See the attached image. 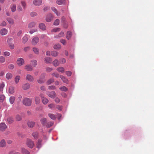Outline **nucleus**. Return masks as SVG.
I'll use <instances>...</instances> for the list:
<instances>
[{
    "label": "nucleus",
    "instance_id": "nucleus-1",
    "mask_svg": "<svg viewBox=\"0 0 154 154\" xmlns=\"http://www.w3.org/2000/svg\"><path fill=\"white\" fill-rule=\"evenodd\" d=\"M32 103V99L28 98H24L23 101V104L27 106H30Z\"/></svg>",
    "mask_w": 154,
    "mask_h": 154
},
{
    "label": "nucleus",
    "instance_id": "nucleus-2",
    "mask_svg": "<svg viewBox=\"0 0 154 154\" xmlns=\"http://www.w3.org/2000/svg\"><path fill=\"white\" fill-rule=\"evenodd\" d=\"M27 146L30 148H32L34 146V143L30 139H28L26 142Z\"/></svg>",
    "mask_w": 154,
    "mask_h": 154
},
{
    "label": "nucleus",
    "instance_id": "nucleus-3",
    "mask_svg": "<svg viewBox=\"0 0 154 154\" xmlns=\"http://www.w3.org/2000/svg\"><path fill=\"white\" fill-rule=\"evenodd\" d=\"M40 96L41 98L43 103L45 105L47 104L48 102V100L46 97H45L42 94H41Z\"/></svg>",
    "mask_w": 154,
    "mask_h": 154
},
{
    "label": "nucleus",
    "instance_id": "nucleus-4",
    "mask_svg": "<svg viewBox=\"0 0 154 154\" xmlns=\"http://www.w3.org/2000/svg\"><path fill=\"white\" fill-rule=\"evenodd\" d=\"M17 64L19 66H21L24 63V60L21 58H18L17 61Z\"/></svg>",
    "mask_w": 154,
    "mask_h": 154
},
{
    "label": "nucleus",
    "instance_id": "nucleus-5",
    "mask_svg": "<svg viewBox=\"0 0 154 154\" xmlns=\"http://www.w3.org/2000/svg\"><path fill=\"white\" fill-rule=\"evenodd\" d=\"M39 40V38L38 37H35L32 39V44L33 45H35L38 42Z\"/></svg>",
    "mask_w": 154,
    "mask_h": 154
},
{
    "label": "nucleus",
    "instance_id": "nucleus-6",
    "mask_svg": "<svg viewBox=\"0 0 154 154\" xmlns=\"http://www.w3.org/2000/svg\"><path fill=\"white\" fill-rule=\"evenodd\" d=\"M47 95L50 97L54 98L56 95L55 92L52 91L51 92H47Z\"/></svg>",
    "mask_w": 154,
    "mask_h": 154
},
{
    "label": "nucleus",
    "instance_id": "nucleus-7",
    "mask_svg": "<svg viewBox=\"0 0 154 154\" xmlns=\"http://www.w3.org/2000/svg\"><path fill=\"white\" fill-rule=\"evenodd\" d=\"M26 80L30 82H33L34 79L33 77L30 74H27L26 78Z\"/></svg>",
    "mask_w": 154,
    "mask_h": 154
},
{
    "label": "nucleus",
    "instance_id": "nucleus-8",
    "mask_svg": "<svg viewBox=\"0 0 154 154\" xmlns=\"http://www.w3.org/2000/svg\"><path fill=\"white\" fill-rule=\"evenodd\" d=\"M53 16L51 14H49L47 16L46 20L47 22H50L53 19Z\"/></svg>",
    "mask_w": 154,
    "mask_h": 154
},
{
    "label": "nucleus",
    "instance_id": "nucleus-9",
    "mask_svg": "<svg viewBox=\"0 0 154 154\" xmlns=\"http://www.w3.org/2000/svg\"><path fill=\"white\" fill-rule=\"evenodd\" d=\"M7 128V126L4 123H0V130L2 131H4Z\"/></svg>",
    "mask_w": 154,
    "mask_h": 154
},
{
    "label": "nucleus",
    "instance_id": "nucleus-10",
    "mask_svg": "<svg viewBox=\"0 0 154 154\" xmlns=\"http://www.w3.org/2000/svg\"><path fill=\"white\" fill-rule=\"evenodd\" d=\"M42 1V0H34L33 1V4L35 6H38L41 5Z\"/></svg>",
    "mask_w": 154,
    "mask_h": 154
},
{
    "label": "nucleus",
    "instance_id": "nucleus-11",
    "mask_svg": "<svg viewBox=\"0 0 154 154\" xmlns=\"http://www.w3.org/2000/svg\"><path fill=\"white\" fill-rule=\"evenodd\" d=\"M6 142L5 140L4 139H2L0 141V147H5L6 146Z\"/></svg>",
    "mask_w": 154,
    "mask_h": 154
},
{
    "label": "nucleus",
    "instance_id": "nucleus-12",
    "mask_svg": "<svg viewBox=\"0 0 154 154\" xmlns=\"http://www.w3.org/2000/svg\"><path fill=\"white\" fill-rule=\"evenodd\" d=\"M29 36L27 35H25L22 38V41L24 44L26 43L28 41Z\"/></svg>",
    "mask_w": 154,
    "mask_h": 154
},
{
    "label": "nucleus",
    "instance_id": "nucleus-13",
    "mask_svg": "<svg viewBox=\"0 0 154 154\" xmlns=\"http://www.w3.org/2000/svg\"><path fill=\"white\" fill-rule=\"evenodd\" d=\"M8 32V30L5 28L2 29L0 30V33L2 35H6Z\"/></svg>",
    "mask_w": 154,
    "mask_h": 154
},
{
    "label": "nucleus",
    "instance_id": "nucleus-14",
    "mask_svg": "<svg viewBox=\"0 0 154 154\" xmlns=\"http://www.w3.org/2000/svg\"><path fill=\"white\" fill-rule=\"evenodd\" d=\"M25 69L27 71H30L32 70L33 68L30 65H26L25 66Z\"/></svg>",
    "mask_w": 154,
    "mask_h": 154
},
{
    "label": "nucleus",
    "instance_id": "nucleus-15",
    "mask_svg": "<svg viewBox=\"0 0 154 154\" xmlns=\"http://www.w3.org/2000/svg\"><path fill=\"white\" fill-rule=\"evenodd\" d=\"M30 88V85L28 83H27L24 84L22 86V88L24 90H26L29 89Z\"/></svg>",
    "mask_w": 154,
    "mask_h": 154
},
{
    "label": "nucleus",
    "instance_id": "nucleus-16",
    "mask_svg": "<svg viewBox=\"0 0 154 154\" xmlns=\"http://www.w3.org/2000/svg\"><path fill=\"white\" fill-rule=\"evenodd\" d=\"M72 36V32L70 31H68L66 34V38L68 40Z\"/></svg>",
    "mask_w": 154,
    "mask_h": 154
},
{
    "label": "nucleus",
    "instance_id": "nucleus-17",
    "mask_svg": "<svg viewBox=\"0 0 154 154\" xmlns=\"http://www.w3.org/2000/svg\"><path fill=\"white\" fill-rule=\"evenodd\" d=\"M35 123L34 122L29 121L27 122V125L29 127L32 128L34 126Z\"/></svg>",
    "mask_w": 154,
    "mask_h": 154
},
{
    "label": "nucleus",
    "instance_id": "nucleus-18",
    "mask_svg": "<svg viewBox=\"0 0 154 154\" xmlns=\"http://www.w3.org/2000/svg\"><path fill=\"white\" fill-rule=\"evenodd\" d=\"M60 77L61 78L62 81L64 83L67 84L68 82V80L63 75H60Z\"/></svg>",
    "mask_w": 154,
    "mask_h": 154
},
{
    "label": "nucleus",
    "instance_id": "nucleus-19",
    "mask_svg": "<svg viewBox=\"0 0 154 154\" xmlns=\"http://www.w3.org/2000/svg\"><path fill=\"white\" fill-rule=\"evenodd\" d=\"M14 87L13 86H11L9 87L8 92L10 94H13L14 92Z\"/></svg>",
    "mask_w": 154,
    "mask_h": 154
},
{
    "label": "nucleus",
    "instance_id": "nucleus-20",
    "mask_svg": "<svg viewBox=\"0 0 154 154\" xmlns=\"http://www.w3.org/2000/svg\"><path fill=\"white\" fill-rule=\"evenodd\" d=\"M39 28L41 29L44 30L46 29V27L45 24L43 23H41L39 24Z\"/></svg>",
    "mask_w": 154,
    "mask_h": 154
},
{
    "label": "nucleus",
    "instance_id": "nucleus-21",
    "mask_svg": "<svg viewBox=\"0 0 154 154\" xmlns=\"http://www.w3.org/2000/svg\"><path fill=\"white\" fill-rule=\"evenodd\" d=\"M35 26V23L34 22H32L30 23L28 25V27L29 28L31 29L34 27Z\"/></svg>",
    "mask_w": 154,
    "mask_h": 154
},
{
    "label": "nucleus",
    "instance_id": "nucleus-22",
    "mask_svg": "<svg viewBox=\"0 0 154 154\" xmlns=\"http://www.w3.org/2000/svg\"><path fill=\"white\" fill-rule=\"evenodd\" d=\"M37 62L36 60H32L31 61V65L33 67H35L37 65Z\"/></svg>",
    "mask_w": 154,
    "mask_h": 154
},
{
    "label": "nucleus",
    "instance_id": "nucleus-23",
    "mask_svg": "<svg viewBox=\"0 0 154 154\" xmlns=\"http://www.w3.org/2000/svg\"><path fill=\"white\" fill-rule=\"evenodd\" d=\"M10 8L11 11L12 12H15L16 10V5L14 4L11 5L10 6Z\"/></svg>",
    "mask_w": 154,
    "mask_h": 154
},
{
    "label": "nucleus",
    "instance_id": "nucleus-24",
    "mask_svg": "<svg viewBox=\"0 0 154 154\" xmlns=\"http://www.w3.org/2000/svg\"><path fill=\"white\" fill-rule=\"evenodd\" d=\"M51 9L52 11H54L57 16H59L60 15V13L57 11L55 8L54 7H52Z\"/></svg>",
    "mask_w": 154,
    "mask_h": 154
},
{
    "label": "nucleus",
    "instance_id": "nucleus-25",
    "mask_svg": "<svg viewBox=\"0 0 154 154\" xmlns=\"http://www.w3.org/2000/svg\"><path fill=\"white\" fill-rule=\"evenodd\" d=\"M45 61L47 63H50L52 61V59L50 57H46L45 58Z\"/></svg>",
    "mask_w": 154,
    "mask_h": 154
},
{
    "label": "nucleus",
    "instance_id": "nucleus-26",
    "mask_svg": "<svg viewBox=\"0 0 154 154\" xmlns=\"http://www.w3.org/2000/svg\"><path fill=\"white\" fill-rule=\"evenodd\" d=\"M21 152L23 154H29V153L26 149L23 148H21Z\"/></svg>",
    "mask_w": 154,
    "mask_h": 154
},
{
    "label": "nucleus",
    "instance_id": "nucleus-27",
    "mask_svg": "<svg viewBox=\"0 0 154 154\" xmlns=\"http://www.w3.org/2000/svg\"><path fill=\"white\" fill-rule=\"evenodd\" d=\"M32 51L33 52L36 54H39V49L36 47H34L32 48Z\"/></svg>",
    "mask_w": 154,
    "mask_h": 154
},
{
    "label": "nucleus",
    "instance_id": "nucleus-28",
    "mask_svg": "<svg viewBox=\"0 0 154 154\" xmlns=\"http://www.w3.org/2000/svg\"><path fill=\"white\" fill-rule=\"evenodd\" d=\"M64 35V33L63 32H61L59 33L58 35H56L54 36L55 38H58L61 37Z\"/></svg>",
    "mask_w": 154,
    "mask_h": 154
},
{
    "label": "nucleus",
    "instance_id": "nucleus-29",
    "mask_svg": "<svg viewBox=\"0 0 154 154\" xmlns=\"http://www.w3.org/2000/svg\"><path fill=\"white\" fill-rule=\"evenodd\" d=\"M13 77L12 74L10 73H8L6 74V77L8 79H11Z\"/></svg>",
    "mask_w": 154,
    "mask_h": 154
},
{
    "label": "nucleus",
    "instance_id": "nucleus-30",
    "mask_svg": "<svg viewBox=\"0 0 154 154\" xmlns=\"http://www.w3.org/2000/svg\"><path fill=\"white\" fill-rule=\"evenodd\" d=\"M20 79V77L19 75H17L16 76L15 79H14V81L16 84H17L19 82V80Z\"/></svg>",
    "mask_w": 154,
    "mask_h": 154
},
{
    "label": "nucleus",
    "instance_id": "nucleus-31",
    "mask_svg": "<svg viewBox=\"0 0 154 154\" xmlns=\"http://www.w3.org/2000/svg\"><path fill=\"white\" fill-rule=\"evenodd\" d=\"M35 103L36 104H38L40 102L39 97H35Z\"/></svg>",
    "mask_w": 154,
    "mask_h": 154
},
{
    "label": "nucleus",
    "instance_id": "nucleus-32",
    "mask_svg": "<svg viewBox=\"0 0 154 154\" xmlns=\"http://www.w3.org/2000/svg\"><path fill=\"white\" fill-rule=\"evenodd\" d=\"M57 70L58 72L62 73L64 72L65 71L64 68L62 67H60L58 68Z\"/></svg>",
    "mask_w": 154,
    "mask_h": 154
},
{
    "label": "nucleus",
    "instance_id": "nucleus-33",
    "mask_svg": "<svg viewBox=\"0 0 154 154\" xmlns=\"http://www.w3.org/2000/svg\"><path fill=\"white\" fill-rule=\"evenodd\" d=\"M15 100V97L14 96H11L10 97L9 101L11 104H12L14 102Z\"/></svg>",
    "mask_w": 154,
    "mask_h": 154
},
{
    "label": "nucleus",
    "instance_id": "nucleus-34",
    "mask_svg": "<svg viewBox=\"0 0 154 154\" xmlns=\"http://www.w3.org/2000/svg\"><path fill=\"white\" fill-rule=\"evenodd\" d=\"M53 64L55 66H57L59 65V63L58 60L56 59L53 62Z\"/></svg>",
    "mask_w": 154,
    "mask_h": 154
},
{
    "label": "nucleus",
    "instance_id": "nucleus-35",
    "mask_svg": "<svg viewBox=\"0 0 154 154\" xmlns=\"http://www.w3.org/2000/svg\"><path fill=\"white\" fill-rule=\"evenodd\" d=\"M48 116L51 119L53 120H54L56 119V116L53 114H51L50 113L48 115Z\"/></svg>",
    "mask_w": 154,
    "mask_h": 154
},
{
    "label": "nucleus",
    "instance_id": "nucleus-36",
    "mask_svg": "<svg viewBox=\"0 0 154 154\" xmlns=\"http://www.w3.org/2000/svg\"><path fill=\"white\" fill-rule=\"evenodd\" d=\"M41 122L42 124L43 125H45L46 124L47 122L46 119L45 118H42L41 120Z\"/></svg>",
    "mask_w": 154,
    "mask_h": 154
},
{
    "label": "nucleus",
    "instance_id": "nucleus-37",
    "mask_svg": "<svg viewBox=\"0 0 154 154\" xmlns=\"http://www.w3.org/2000/svg\"><path fill=\"white\" fill-rule=\"evenodd\" d=\"M42 140L41 139H39L38 140V142L37 144V148H40L41 146V142Z\"/></svg>",
    "mask_w": 154,
    "mask_h": 154
},
{
    "label": "nucleus",
    "instance_id": "nucleus-38",
    "mask_svg": "<svg viewBox=\"0 0 154 154\" xmlns=\"http://www.w3.org/2000/svg\"><path fill=\"white\" fill-rule=\"evenodd\" d=\"M61 47V46L60 44H56L54 46V48L55 49H60Z\"/></svg>",
    "mask_w": 154,
    "mask_h": 154
},
{
    "label": "nucleus",
    "instance_id": "nucleus-39",
    "mask_svg": "<svg viewBox=\"0 0 154 154\" xmlns=\"http://www.w3.org/2000/svg\"><path fill=\"white\" fill-rule=\"evenodd\" d=\"M54 80L53 78H51L50 79H49L47 82V84L48 85H50L51 83L54 82Z\"/></svg>",
    "mask_w": 154,
    "mask_h": 154
},
{
    "label": "nucleus",
    "instance_id": "nucleus-40",
    "mask_svg": "<svg viewBox=\"0 0 154 154\" xmlns=\"http://www.w3.org/2000/svg\"><path fill=\"white\" fill-rule=\"evenodd\" d=\"M65 2L64 0H57V3L58 5H61Z\"/></svg>",
    "mask_w": 154,
    "mask_h": 154
},
{
    "label": "nucleus",
    "instance_id": "nucleus-41",
    "mask_svg": "<svg viewBox=\"0 0 154 154\" xmlns=\"http://www.w3.org/2000/svg\"><path fill=\"white\" fill-rule=\"evenodd\" d=\"M7 120L8 122L10 124L12 123L14 121L13 118L11 117L8 118Z\"/></svg>",
    "mask_w": 154,
    "mask_h": 154
},
{
    "label": "nucleus",
    "instance_id": "nucleus-42",
    "mask_svg": "<svg viewBox=\"0 0 154 154\" xmlns=\"http://www.w3.org/2000/svg\"><path fill=\"white\" fill-rule=\"evenodd\" d=\"M58 54V52L57 51H52L51 52V55L53 57H56Z\"/></svg>",
    "mask_w": 154,
    "mask_h": 154
},
{
    "label": "nucleus",
    "instance_id": "nucleus-43",
    "mask_svg": "<svg viewBox=\"0 0 154 154\" xmlns=\"http://www.w3.org/2000/svg\"><path fill=\"white\" fill-rule=\"evenodd\" d=\"M7 21L9 23L11 24H13L14 23L13 19L11 18L8 19Z\"/></svg>",
    "mask_w": 154,
    "mask_h": 154
},
{
    "label": "nucleus",
    "instance_id": "nucleus-44",
    "mask_svg": "<svg viewBox=\"0 0 154 154\" xmlns=\"http://www.w3.org/2000/svg\"><path fill=\"white\" fill-rule=\"evenodd\" d=\"M54 124V122H49L46 125L47 127L48 128H49L51 126H52Z\"/></svg>",
    "mask_w": 154,
    "mask_h": 154
},
{
    "label": "nucleus",
    "instance_id": "nucleus-45",
    "mask_svg": "<svg viewBox=\"0 0 154 154\" xmlns=\"http://www.w3.org/2000/svg\"><path fill=\"white\" fill-rule=\"evenodd\" d=\"M59 89L62 91H66L68 90V89L65 86L60 87Z\"/></svg>",
    "mask_w": 154,
    "mask_h": 154
},
{
    "label": "nucleus",
    "instance_id": "nucleus-46",
    "mask_svg": "<svg viewBox=\"0 0 154 154\" xmlns=\"http://www.w3.org/2000/svg\"><path fill=\"white\" fill-rule=\"evenodd\" d=\"M60 30V29L59 28H55L51 30V32H59Z\"/></svg>",
    "mask_w": 154,
    "mask_h": 154
},
{
    "label": "nucleus",
    "instance_id": "nucleus-47",
    "mask_svg": "<svg viewBox=\"0 0 154 154\" xmlns=\"http://www.w3.org/2000/svg\"><path fill=\"white\" fill-rule=\"evenodd\" d=\"M5 58L2 56L0 57V62L2 63L5 62Z\"/></svg>",
    "mask_w": 154,
    "mask_h": 154
},
{
    "label": "nucleus",
    "instance_id": "nucleus-48",
    "mask_svg": "<svg viewBox=\"0 0 154 154\" xmlns=\"http://www.w3.org/2000/svg\"><path fill=\"white\" fill-rule=\"evenodd\" d=\"M60 22V20L58 19L56 20L54 23V25L55 26H57L59 25Z\"/></svg>",
    "mask_w": 154,
    "mask_h": 154
},
{
    "label": "nucleus",
    "instance_id": "nucleus-49",
    "mask_svg": "<svg viewBox=\"0 0 154 154\" xmlns=\"http://www.w3.org/2000/svg\"><path fill=\"white\" fill-rule=\"evenodd\" d=\"M21 4L23 9H25L26 7V4L25 1H22L21 2Z\"/></svg>",
    "mask_w": 154,
    "mask_h": 154
},
{
    "label": "nucleus",
    "instance_id": "nucleus-50",
    "mask_svg": "<svg viewBox=\"0 0 154 154\" xmlns=\"http://www.w3.org/2000/svg\"><path fill=\"white\" fill-rule=\"evenodd\" d=\"M5 99V96L3 95H0V101L1 102H3Z\"/></svg>",
    "mask_w": 154,
    "mask_h": 154
},
{
    "label": "nucleus",
    "instance_id": "nucleus-51",
    "mask_svg": "<svg viewBox=\"0 0 154 154\" xmlns=\"http://www.w3.org/2000/svg\"><path fill=\"white\" fill-rule=\"evenodd\" d=\"M13 39L11 38H8L7 40V42L9 45H11L12 43Z\"/></svg>",
    "mask_w": 154,
    "mask_h": 154
},
{
    "label": "nucleus",
    "instance_id": "nucleus-52",
    "mask_svg": "<svg viewBox=\"0 0 154 154\" xmlns=\"http://www.w3.org/2000/svg\"><path fill=\"white\" fill-rule=\"evenodd\" d=\"M52 75L53 76H54L56 78H58L59 76V74L57 72H54L52 74Z\"/></svg>",
    "mask_w": 154,
    "mask_h": 154
},
{
    "label": "nucleus",
    "instance_id": "nucleus-53",
    "mask_svg": "<svg viewBox=\"0 0 154 154\" xmlns=\"http://www.w3.org/2000/svg\"><path fill=\"white\" fill-rule=\"evenodd\" d=\"M60 63L61 64H63L66 62V60L65 58H62L60 59Z\"/></svg>",
    "mask_w": 154,
    "mask_h": 154
},
{
    "label": "nucleus",
    "instance_id": "nucleus-54",
    "mask_svg": "<svg viewBox=\"0 0 154 154\" xmlns=\"http://www.w3.org/2000/svg\"><path fill=\"white\" fill-rule=\"evenodd\" d=\"M66 74L68 76H70L71 75L72 73L70 71H67L65 72Z\"/></svg>",
    "mask_w": 154,
    "mask_h": 154
},
{
    "label": "nucleus",
    "instance_id": "nucleus-55",
    "mask_svg": "<svg viewBox=\"0 0 154 154\" xmlns=\"http://www.w3.org/2000/svg\"><path fill=\"white\" fill-rule=\"evenodd\" d=\"M3 55L5 56H8L10 55V53L8 51H5L4 52Z\"/></svg>",
    "mask_w": 154,
    "mask_h": 154
},
{
    "label": "nucleus",
    "instance_id": "nucleus-56",
    "mask_svg": "<svg viewBox=\"0 0 154 154\" xmlns=\"http://www.w3.org/2000/svg\"><path fill=\"white\" fill-rule=\"evenodd\" d=\"M5 86V84L4 82H2L0 85V91H2L3 90V88Z\"/></svg>",
    "mask_w": 154,
    "mask_h": 154
},
{
    "label": "nucleus",
    "instance_id": "nucleus-57",
    "mask_svg": "<svg viewBox=\"0 0 154 154\" xmlns=\"http://www.w3.org/2000/svg\"><path fill=\"white\" fill-rule=\"evenodd\" d=\"M37 13L33 12L31 13L30 15L31 16L33 17H34L35 16L37 15Z\"/></svg>",
    "mask_w": 154,
    "mask_h": 154
},
{
    "label": "nucleus",
    "instance_id": "nucleus-58",
    "mask_svg": "<svg viewBox=\"0 0 154 154\" xmlns=\"http://www.w3.org/2000/svg\"><path fill=\"white\" fill-rule=\"evenodd\" d=\"M8 68L11 69H12L14 67V66L12 64H10L8 66Z\"/></svg>",
    "mask_w": 154,
    "mask_h": 154
},
{
    "label": "nucleus",
    "instance_id": "nucleus-59",
    "mask_svg": "<svg viewBox=\"0 0 154 154\" xmlns=\"http://www.w3.org/2000/svg\"><path fill=\"white\" fill-rule=\"evenodd\" d=\"M16 118L17 120L18 121L20 120L21 119V116L18 115H17L16 116Z\"/></svg>",
    "mask_w": 154,
    "mask_h": 154
},
{
    "label": "nucleus",
    "instance_id": "nucleus-60",
    "mask_svg": "<svg viewBox=\"0 0 154 154\" xmlns=\"http://www.w3.org/2000/svg\"><path fill=\"white\" fill-rule=\"evenodd\" d=\"M48 88L50 90H54L55 89V87L54 85L50 86L48 87Z\"/></svg>",
    "mask_w": 154,
    "mask_h": 154
},
{
    "label": "nucleus",
    "instance_id": "nucleus-61",
    "mask_svg": "<svg viewBox=\"0 0 154 154\" xmlns=\"http://www.w3.org/2000/svg\"><path fill=\"white\" fill-rule=\"evenodd\" d=\"M30 49V47L29 46H28L26 47H25L23 49V50L25 52H26L28 51H29Z\"/></svg>",
    "mask_w": 154,
    "mask_h": 154
},
{
    "label": "nucleus",
    "instance_id": "nucleus-62",
    "mask_svg": "<svg viewBox=\"0 0 154 154\" xmlns=\"http://www.w3.org/2000/svg\"><path fill=\"white\" fill-rule=\"evenodd\" d=\"M37 82L38 83L41 84L44 82L43 80L42 79H39L38 80Z\"/></svg>",
    "mask_w": 154,
    "mask_h": 154
},
{
    "label": "nucleus",
    "instance_id": "nucleus-63",
    "mask_svg": "<svg viewBox=\"0 0 154 154\" xmlns=\"http://www.w3.org/2000/svg\"><path fill=\"white\" fill-rule=\"evenodd\" d=\"M60 42L63 45H65L66 44V41L64 39H61L60 41Z\"/></svg>",
    "mask_w": 154,
    "mask_h": 154
},
{
    "label": "nucleus",
    "instance_id": "nucleus-64",
    "mask_svg": "<svg viewBox=\"0 0 154 154\" xmlns=\"http://www.w3.org/2000/svg\"><path fill=\"white\" fill-rule=\"evenodd\" d=\"M32 135L35 138H36L38 136V133L37 132H35L32 134Z\"/></svg>",
    "mask_w": 154,
    "mask_h": 154
}]
</instances>
